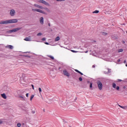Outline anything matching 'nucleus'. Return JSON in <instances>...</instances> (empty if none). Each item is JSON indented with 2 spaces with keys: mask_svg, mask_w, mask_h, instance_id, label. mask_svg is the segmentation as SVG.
<instances>
[{
  "mask_svg": "<svg viewBox=\"0 0 127 127\" xmlns=\"http://www.w3.org/2000/svg\"><path fill=\"white\" fill-rule=\"evenodd\" d=\"M34 6L37 7V8H33L32 9V11H36L37 12H39L40 13H42L43 14H46V12L43 11L42 9H45L47 12H51L50 9L48 7H43L42 5H40L38 4H34Z\"/></svg>",
  "mask_w": 127,
  "mask_h": 127,
  "instance_id": "obj_1",
  "label": "nucleus"
},
{
  "mask_svg": "<svg viewBox=\"0 0 127 127\" xmlns=\"http://www.w3.org/2000/svg\"><path fill=\"white\" fill-rule=\"evenodd\" d=\"M17 22V19H13L6 21H2L0 22V24H7L8 23H16Z\"/></svg>",
  "mask_w": 127,
  "mask_h": 127,
  "instance_id": "obj_2",
  "label": "nucleus"
},
{
  "mask_svg": "<svg viewBox=\"0 0 127 127\" xmlns=\"http://www.w3.org/2000/svg\"><path fill=\"white\" fill-rule=\"evenodd\" d=\"M38 2H39V3H42L43 4L47 5V6H50V4L44 0H38Z\"/></svg>",
  "mask_w": 127,
  "mask_h": 127,
  "instance_id": "obj_3",
  "label": "nucleus"
},
{
  "mask_svg": "<svg viewBox=\"0 0 127 127\" xmlns=\"http://www.w3.org/2000/svg\"><path fill=\"white\" fill-rule=\"evenodd\" d=\"M20 29H21V28L17 27V28H14L12 30H10L8 31V33H12V32H17V31L20 30Z\"/></svg>",
  "mask_w": 127,
  "mask_h": 127,
  "instance_id": "obj_4",
  "label": "nucleus"
},
{
  "mask_svg": "<svg viewBox=\"0 0 127 127\" xmlns=\"http://www.w3.org/2000/svg\"><path fill=\"white\" fill-rule=\"evenodd\" d=\"M63 74L64 76H66L67 77H70V73L68 72V71L66 69H64L63 70Z\"/></svg>",
  "mask_w": 127,
  "mask_h": 127,
  "instance_id": "obj_5",
  "label": "nucleus"
},
{
  "mask_svg": "<svg viewBox=\"0 0 127 127\" xmlns=\"http://www.w3.org/2000/svg\"><path fill=\"white\" fill-rule=\"evenodd\" d=\"M9 13L11 16H14L15 15V10L13 9H10Z\"/></svg>",
  "mask_w": 127,
  "mask_h": 127,
  "instance_id": "obj_6",
  "label": "nucleus"
},
{
  "mask_svg": "<svg viewBox=\"0 0 127 127\" xmlns=\"http://www.w3.org/2000/svg\"><path fill=\"white\" fill-rule=\"evenodd\" d=\"M97 85L98 86L99 90H102V89H103V84H102V82L99 81L97 83Z\"/></svg>",
  "mask_w": 127,
  "mask_h": 127,
  "instance_id": "obj_7",
  "label": "nucleus"
},
{
  "mask_svg": "<svg viewBox=\"0 0 127 127\" xmlns=\"http://www.w3.org/2000/svg\"><path fill=\"white\" fill-rule=\"evenodd\" d=\"M112 87L113 88H114V89H116V90H120V87L119 86H117V84H116V83H113L112 84Z\"/></svg>",
  "mask_w": 127,
  "mask_h": 127,
  "instance_id": "obj_8",
  "label": "nucleus"
},
{
  "mask_svg": "<svg viewBox=\"0 0 127 127\" xmlns=\"http://www.w3.org/2000/svg\"><path fill=\"white\" fill-rule=\"evenodd\" d=\"M40 23L41 24H43L44 23V18H43V17H41L40 18Z\"/></svg>",
  "mask_w": 127,
  "mask_h": 127,
  "instance_id": "obj_9",
  "label": "nucleus"
},
{
  "mask_svg": "<svg viewBox=\"0 0 127 127\" xmlns=\"http://www.w3.org/2000/svg\"><path fill=\"white\" fill-rule=\"evenodd\" d=\"M24 40H25V41H31V37H26L24 39Z\"/></svg>",
  "mask_w": 127,
  "mask_h": 127,
  "instance_id": "obj_10",
  "label": "nucleus"
},
{
  "mask_svg": "<svg viewBox=\"0 0 127 127\" xmlns=\"http://www.w3.org/2000/svg\"><path fill=\"white\" fill-rule=\"evenodd\" d=\"M5 48L7 49H13V46L11 45H7L5 46Z\"/></svg>",
  "mask_w": 127,
  "mask_h": 127,
  "instance_id": "obj_11",
  "label": "nucleus"
},
{
  "mask_svg": "<svg viewBox=\"0 0 127 127\" xmlns=\"http://www.w3.org/2000/svg\"><path fill=\"white\" fill-rule=\"evenodd\" d=\"M59 40H60V36H58L55 39V41L56 42H57V41H59Z\"/></svg>",
  "mask_w": 127,
  "mask_h": 127,
  "instance_id": "obj_12",
  "label": "nucleus"
},
{
  "mask_svg": "<svg viewBox=\"0 0 127 127\" xmlns=\"http://www.w3.org/2000/svg\"><path fill=\"white\" fill-rule=\"evenodd\" d=\"M1 96L2 97V98H3V99H6V95H5V94L3 93L1 94Z\"/></svg>",
  "mask_w": 127,
  "mask_h": 127,
  "instance_id": "obj_13",
  "label": "nucleus"
},
{
  "mask_svg": "<svg viewBox=\"0 0 127 127\" xmlns=\"http://www.w3.org/2000/svg\"><path fill=\"white\" fill-rule=\"evenodd\" d=\"M99 12H100V11H99L98 10H96L93 11L92 13H99Z\"/></svg>",
  "mask_w": 127,
  "mask_h": 127,
  "instance_id": "obj_14",
  "label": "nucleus"
},
{
  "mask_svg": "<svg viewBox=\"0 0 127 127\" xmlns=\"http://www.w3.org/2000/svg\"><path fill=\"white\" fill-rule=\"evenodd\" d=\"M124 51V50H123L122 49H120L119 50H118V52L120 53L121 52H123Z\"/></svg>",
  "mask_w": 127,
  "mask_h": 127,
  "instance_id": "obj_15",
  "label": "nucleus"
},
{
  "mask_svg": "<svg viewBox=\"0 0 127 127\" xmlns=\"http://www.w3.org/2000/svg\"><path fill=\"white\" fill-rule=\"evenodd\" d=\"M34 98V95H32L30 97V101H32V99Z\"/></svg>",
  "mask_w": 127,
  "mask_h": 127,
  "instance_id": "obj_16",
  "label": "nucleus"
},
{
  "mask_svg": "<svg viewBox=\"0 0 127 127\" xmlns=\"http://www.w3.org/2000/svg\"><path fill=\"white\" fill-rule=\"evenodd\" d=\"M109 73H111V70L109 69H108V72H106L105 74H109Z\"/></svg>",
  "mask_w": 127,
  "mask_h": 127,
  "instance_id": "obj_17",
  "label": "nucleus"
},
{
  "mask_svg": "<svg viewBox=\"0 0 127 127\" xmlns=\"http://www.w3.org/2000/svg\"><path fill=\"white\" fill-rule=\"evenodd\" d=\"M42 35V33H39L37 34V36H41Z\"/></svg>",
  "mask_w": 127,
  "mask_h": 127,
  "instance_id": "obj_18",
  "label": "nucleus"
},
{
  "mask_svg": "<svg viewBox=\"0 0 127 127\" xmlns=\"http://www.w3.org/2000/svg\"><path fill=\"white\" fill-rule=\"evenodd\" d=\"M17 127H21V124H20V123H17Z\"/></svg>",
  "mask_w": 127,
  "mask_h": 127,
  "instance_id": "obj_19",
  "label": "nucleus"
},
{
  "mask_svg": "<svg viewBox=\"0 0 127 127\" xmlns=\"http://www.w3.org/2000/svg\"><path fill=\"white\" fill-rule=\"evenodd\" d=\"M39 92L40 94H41V92H42V90L41 89V88H39Z\"/></svg>",
  "mask_w": 127,
  "mask_h": 127,
  "instance_id": "obj_20",
  "label": "nucleus"
},
{
  "mask_svg": "<svg viewBox=\"0 0 127 127\" xmlns=\"http://www.w3.org/2000/svg\"><path fill=\"white\" fill-rule=\"evenodd\" d=\"M49 57H50V58L51 59H52L53 60H54V57L53 56H49Z\"/></svg>",
  "mask_w": 127,
  "mask_h": 127,
  "instance_id": "obj_21",
  "label": "nucleus"
},
{
  "mask_svg": "<svg viewBox=\"0 0 127 127\" xmlns=\"http://www.w3.org/2000/svg\"><path fill=\"white\" fill-rule=\"evenodd\" d=\"M56 1H65L66 0H55Z\"/></svg>",
  "mask_w": 127,
  "mask_h": 127,
  "instance_id": "obj_22",
  "label": "nucleus"
},
{
  "mask_svg": "<svg viewBox=\"0 0 127 127\" xmlns=\"http://www.w3.org/2000/svg\"><path fill=\"white\" fill-rule=\"evenodd\" d=\"M3 123V121H2V120L0 119V125H1Z\"/></svg>",
  "mask_w": 127,
  "mask_h": 127,
  "instance_id": "obj_23",
  "label": "nucleus"
},
{
  "mask_svg": "<svg viewBox=\"0 0 127 127\" xmlns=\"http://www.w3.org/2000/svg\"><path fill=\"white\" fill-rule=\"evenodd\" d=\"M42 40L43 41H45V40H46V38H43L42 39Z\"/></svg>",
  "mask_w": 127,
  "mask_h": 127,
  "instance_id": "obj_24",
  "label": "nucleus"
},
{
  "mask_svg": "<svg viewBox=\"0 0 127 127\" xmlns=\"http://www.w3.org/2000/svg\"><path fill=\"white\" fill-rule=\"evenodd\" d=\"M79 80L80 81H82L83 80V79L82 78V77H79Z\"/></svg>",
  "mask_w": 127,
  "mask_h": 127,
  "instance_id": "obj_25",
  "label": "nucleus"
},
{
  "mask_svg": "<svg viewBox=\"0 0 127 127\" xmlns=\"http://www.w3.org/2000/svg\"><path fill=\"white\" fill-rule=\"evenodd\" d=\"M122 81H124V80H122V79H118L117 82H122Z\"/></svg>",
  "mask_w": 127,
  "mask_h": 127,
  "instance_id": "obj_26",
  "label": "nucleus"
},
{
  "mask_svg": "<svg viewBox=\"0 0 127 127\" xmlns=\"http://www.w3.org/2000/svg\"><path fill=\"white\" fill-rule=\"evenodd\" d=\"M71 52H73V53H76V52H78L75 51L74 50H71Z\"/></svg>",
  "mask_w": 127,
  "mask_h": 127,
  "instance_id": "obj_27",
  "label": "nucleus"
},
{
  "mask_svg": "<svg viewBox=\"0 0 127 127\" xmlns=\"http://www.w3.org/2000/svg\"><path fill=\"white\" fill-rule=\"evenodd\" d=\"M75 72H77V73H79L80 71L78 70L77 69H75Z\"/></svg>",
  "mask_w": 127,
  "mask_h": 127,
  "instance_id": "obj_28",
  "label": "nucleus"
},
{
  "mask_svg": "<svg viewBox=\"0 0 127 127\" xmlns=\"http://www.w3.org/2000/svg\"><path fill=\"white\" fill-rule=\"evenodd\" d=\"M75 72H77V73H79L80 71L78 70L77 69H75Z\"/></svg>",
  "mask_w": 127,
  "mask_h": 127,
  "instance_id": "obj_29",
  "label": "nucleus"
},
{
  "mask_svg": "<svg viewBox=\"0 0 127 127\" xmlns=\"http://www.w3.org/2000/svg\"><path fill=\"white\" fill-rule=\"evenodd\" d=\"M103 35H107V33L103 32L102 33Z\"/></svg>",
  "mask_w": 127,
  "mask_h": 127,
  "instance_id": "obj_30",
  "label": "nucleus"
},
{
  "mask_svg": "<svg viewBox=\"0 0 127 127\" xmlns=\"http://www.w3.org/2000/svg\"><path fill=\"white\" fill-rule=\"evenodd\" d=\"M45 44H46L47 45H49V43L47 42H45Z\"/></svg>",
  "mask_w": 127,
  "mask_h": 127,
  "instance_id": "obj_31",
  "label": "nucleus"
},
{
  "mask_svg": "<svg viewBox=\"0 0 127 127\" xmlns=\"http://www.w3.org/2000/svg\"><path fill=\"white\" fill-rule=\"evenodd\" d=\"M92 83H90V88H92Z\"/></svg>",
  "mask_w": 127,
  "mask_h": 127,
  "instance_id": "obj_32",
  "label": "nucleus"
},
{
  "mask_svg": "<svg viewBox=\"0 0 127 127\" xmlns=\"http://www.w3.org/2000/svg\"><path fill=\"white\" fill-rule=\"evenodd\" d=\"M28 93H27L26 94V96L27 97V98H28Z\"/></svg>",
  "mask_w": 127,
  "mask_h": 127,
  "instance_id": "obj_33",
  "label": "nucleus"
},
{
  "mask_svg": "<svg viewBox=\"0 0 127 127\" xmlns=\"http://www.w3.org/2000/svg\"><path fill=\"white\" fill-rule=\"evenodd\" d=\"M122 43H123V44H125V43H126V42H125V41H123Z\"/></svg>",
  "mask_w": 127,
  "mask_h": 127,
  "instance_id": "obj_34",
  "label": "nucleus"
},
{
  "mask_svg": "<svg viewBox=\"0 0 127 127\" xmlns=\"http://www.w3.org/2000/svg\"><path fill=\"white\" fill-rule=\"evenodd\" d=\"M32 87L33 88V89L34 90V86L33 85H32Z\"/></svg>",
  "mask_w": 127,
  "mask_h": 127,
  "instance_id": "obj_35",
  "label": "nucleus"
},
{
  "mask_svg": "<svg viewBox=\"0 0 127 127\" xmlns=\"http://www.w3.org/2000/svg\"><path fill=\"white\" fill-rule=\"evenodd\" d=\"M79 74H80V75H83V73L81 72L80 71V72L79 73Z\"/></svg>",
  "mask_w": 127,
  "mask_h": 127,
  "instance_id": "obj_36",
  "label": "nucleus"
},
{
  "mask_svg": "<svg viewBox=\"0 0 127 127\" xmlns=\"http://www.w3.org/2000/svg\"><path fill=\"white\" fill-rule=\"evenodd\" d=\"M19 98H22V99H23V96H19Z\"/></svg>",
  "mask_w": 127,
  "mask_h": 127,
  "instance_id": "obj_37",
  "label": "nucleus"
},
{
  "mask_svg": "<svg viewBox=\"0 0 127 127\" xmlns=\"http://www.w3.org/2000/svg\"><path fill=\"white\" fill-rule=\"evenodd\" d=\"M118 62H121V60H118Z\"/></svg>",
  "mask_w": 127,
  "mask_h": 127,
  "instance_id": "obj_38",
  "label": "nucleus"
},
{
  "mask_svg": "<svg viewBox=\"0 0 127 127\" xmlns=\"http://www.w3.org/2000/svg\"><path fill=\"white\" fill-rule=\"evenodd\" d=\"M85 53H88V51H86Z\"/></svg>",
  "mask_w": 127,
  "mask_h": 127,
  "instance_id": "obj_39",
  "label": "nucleus"
},
{
  "mask_svg": "<svg viewBox=\"0 0 127 127\" xmlns=\"http://www.w3.org/2000/svg\"><path fill=\"white\" fill-rule=\"evenodd\" d=\"M92 67L93 68H95V66L94 65L92 66Z\"/></svg>",
  "mask_w": 127,
  "mask_h": 127,
  "instance_id": "obj_40",
  "label": "nucleus"
},
{
  "mask_svg": "<svg viewBox=\"0 0 127 127\" xmlns=\"http://www.w3.org/2000/svg\"><path fill=\"white\" fill-rule=\"evenodd\" d=\"M127 62L126 61H124V63H126Z\"/></svg>",
  "mask_w": 127,
  "mask_h": 127,
  "instance_id": "obj_41",
  "label": "nucleus"
},
{
  "mask_svg": "<svg viewBox=\"0 0 127 127\" xmlns=\"http://www.w3.org/2000/svg\"><path fill=\"white\" fill-rule=\"evenodd\" d=\"M123 88H124V89H126V87H125V86H124Z\"/></svg>",
  "mask_w": 127,
  "mask_h": 127,
  "instance_id": "obj_42",
  "label": "nucleus"
},
{
  "mask_svg": "<svg viewBox=\"0 0 127 127\" xmlns=\"http://www.w3.org/2000/svg\"><path fill=\"white\" fill-rule=\"evenodd\" d=\"M32 113H33V114H34V113H35V112L33 111Z\"/></svg>",
  "mask_w": 127,
  "mask_h": 127,
  "instance_id": "obj_43",
  "label": "nucleus"
}]
</instances>
